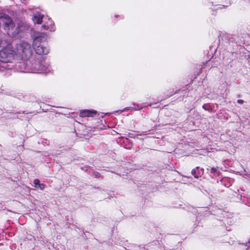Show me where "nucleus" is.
<instances>
[{
  "label": "nucleus",
  "instance_id": "9b49d317",
  "mask_svg": "<svg viewBox=\"0 0 250 250\" xmlns=\"http://www.w3.org/2000/svg\"><path fill=\"white\" fill-rule=\"evenodd\" d=\"M142 108H143L142 106H139L138 105H137V107H132V108L133 109L135 110H140Z\"/></svg>",
  "mask_w": 250,
  "mask_h": 250
},
{
  "label": "nucleus",
  "instance_id": "1a4fd4ad",
  "mask_svg": "<svg viewBox=\"0 0 250 250\" xmlns=\"http://www.w3.org/2000/svg\"><path fill=\"white\" fill-rule=\"evenodd\" d=\"M33 183L35 185V187L37 188L39 184H40V181L39 179H36L34 180Z\"/></svg>",
  "mask_w": 250,
  "mask_h": 250
},
{
  "label": "nucleus",
  "instance_id": "20e7f679",
  "mask_svg": "<svg viewBox=\"0 0 250 250\" xmlns=\"http://www.w3.org/2000/svg\"><path fill=\"white\" fill-rule=\"evenodd\" d=\"M15 50L8 45L0 51V61L3 63H11L15 58Z\"/></svg>",
  "mask_w": 250,
  "mask_h": 250
},
{
  "label": "nucleus",
  "instance_id": "f257e3e1",
  "mask_svg": "<svg viewBox=\"0 0 250 250\" xmlns=\"http://www.w3.org/2000/svg\"><path fill=\"white\" fill-rule=\"evenodd\" d=\"M15 54L17 59H22L16 64L17 70L25 73L47 72V67L43 62L30 60L33 54V50L28 42H21L18 43L15 47Z\"/></svg>",
  "mask_w": 250,
  "mask_h": 250
},
{
  "label": "nucleus",
  "instance_id": "ddd939ff",
  "mask_svg": "<svg viewBox=\"0 0 250 250\" xmlns=\"http://www.w3.org/2000/svg\"><path fill=\"white\" fill-rule=\"evenodd\" d=\"M216 171V169L215 167H212L211 169V172L212 173H215Z\"/></svg>",
  "mask_w": 250,
  "mask_h": 250
},
{
  "label": "nucleus",
  "instance_id": "dca6fc26",
  "mask_svg": "<svg viewBox=\"0 0 250 250\" xmlns=\"http://www.w3.org/2000/svg\"><path fill=\"white\" fill-rule=\"evenodd\" d=\"M126 109H128V107L127 108H125V110H126Z\"/></svg>",
  "mask_w": 250,
  "mask_h": 250
},
{
  "label": "nucleus",
  "instance_id": "9d476101",
  "mask_svg": "<svg viewBox=\"0 0 250 250\" xmlns=\"http://www.w3.org/2000/svg\"><path fill=\"white\" fill-rule=\"evenodd\" d=\"M45 188V185L43 184H39V186L37 188H40L41 190H43Z\"/></svg>",
  "mask_w": 250,
  "mask_h": 250
},
{
  "label": "nucleus",
  "instance_id": "6e6552de",
  "mask_svg": "<svg viewBox=\"0 0 250 250\" xmlns=\"http://www.w3.org/2000/svg\"><path fill=\"white\" fill-rule=\"evenodd\" d=\"M198 168H199L198 167H196L195 168L192 169V170L191 171L192 174L196 178H198L199 177V172Z\"/></svg>",
  "mask_w": 250,
  "mask_h": 250
},
{
  "label": "nucleus",
  "instance_id": "4468645a",
  "mask_svg": "<svg viewBox=\"0 0 250 250\" xmlns=\"http://www.w3.org/2000/svg\"><path fill=\"white\" fill-rule=\"evenodd\" d=\"M203 107L206 109V108H205V105H204L203 106Z\"/></svg>",
  "mask_w": 250,
  "mask_h": 250
},
{
  "label": "nucleus",
  "instance_id": "39448f33",
  "mask_svg": "<svg viewBox=\"0 0 250 250\" xmlns=\"http://www.w3.org/2000/svg\"><path fill=\"white\" fill-rule=\"evenodd\" d=\"M42 27L43 29L48 30L50 31H55L54 24L53 21L49 18L48 19V21L46 23L42 26Z\"/></svg>",
  "mask_w": 250,
  "mask_h": 250
},
{
  "label": "nucleus",
  "instance_id": "2eb2a0df",
  "mask_svg": "<svg viewBox=\"0 0 250 250\" xmlns=\"http://www.w3.org/2000/svg\"><path fill=\"white\" fill-rule=\"evenodd\" d=\"M2 67H5V68H6V67H7V66H3Z\"/></svg>",
  "mask_w": 250,
  "mask_h": 250
},
{
  "label": "nucleus",
  "instance_id": "423d86ee",
  "mask_svg": "<svg viewBox=\"0 0 250 250\" xmlns=\"http://www.w3.org/2000/svg\"><path fill=\"white\" fill-rule=\"evenodd\" d=\"M96 114V112L94 110H84L80 113V116L82 117H92Z\"/></svg>",
  "mask_w": 250,
  "mask_h": 250
},
{
  "label": "nucleus",
  "instance_id": "f8f14e48",
  "mask_svg": "<svg viewBox=\"0 0 250 250\" xmlns=\"http://www.w3.org/2000/svg\"><path fill=\"white\" fill-rule=\"evenodd\" d=\"M237 103L240 104H243L244 103V101L243 100L240 99L237 100Z\"/></svg>",
  "mask_w": 250,
  "mask_h": 250
},
{
  "label": "nucleus",
  "instance_id": "0eeeda50",
  "mask_svg": "<svg viewBox=\"0 0 250 250\" xmlns=\"http://www.w3.org/2000/svg\"><path fill=\"white\" fill-rule=\"evenodd\" d=\"M42 15L39 13H37L34 15L33 17L32 18V20L34 23L40 24L42 21Z\"/></svg>",
  "mask_w": 250,
  "mask_h": 250
},
{
  "label": "nucleus",
  "instance_id": "7ed1b4c3",
  "mask_svg": "<svg viewBox=\"0 0 250 250\" xmlns=\"http://www.w3.org/2000/svg\"><path fill=\"white\" fill-rule=\"evenodd\" d=\"M33 46L36 53L39 55H46L49 53L46 38L42 34L35 37L33 39Z\"/></svg>",
  "mask_w": 250,
  "mask_h": 250
},
{
  "label": "nucleus",
  "instance_id": "f03ea898",
  "mask_svg": "<svg viewBox=\"0 0 250 250\" xmlns=\"http://www.w3.org/2000/svg\"><path fill=\"white\" fill-rule=\"evenodd\" d=\"M0 24L10 36L16 38L21 37V33L24 31L25 28L21 25L15 27L11 18L6 15L0 16Z\"/></svg>",
  "mask_w": 250,
  "mask_h": 250
}]
</instances>
